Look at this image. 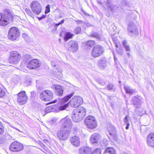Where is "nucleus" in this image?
<instances>
[{
	"label": "nucleus",
	"mask_w": 154,
	"mask_h": 154,
	"mask_svg": "<svg viewBox=\"0 0 154 154\" xmlns=\"http://www.w3.org/2000/svg\"><path fill=\"white\" fill-rule=\"evenodd\" d=\"M108 129L111 137H112L115 140L117 141L118 139V136L116 134L115 127L112 125H110L108 127Z\"/></svg>",
	"instance_id": "nucleus-14"
},
{
	"label": "nucleus",
	"mask_w": 154,
	"mask_h": 154,
	"mask_svg": "<svg viewBox=\"0 0 154 154\" xmlns=\"http://www.w3.org/2000/svg\"><path fill=\"white\" fill-rule=\"evenodd\" d=\"M46 17V15H43L41 17H37L39 20H41L42 19L45 18Z\"/></svg>",
	"instance_id": "nucleus-45"
},
{
	"label": "nucleus",
	"mask_w": 154,
	"mask_h": 154,
	"mask_svg": "<svg viewBox=\"0 0 154 154\" xmlns=\"http://www.w3.org/2000/svg\"><path fill=\"white\" fill-rule=\"evenodd\" d=\"M73 35L69 32H67L66 33L64 37V40L67 41L69 39L72 38Z\"/></svg>",
	"instance_id": "nucleus-31"
},
{
	"label": "nucleus",
	"mask_w": 154,
	"mask_h": 154,
	"mask_svg": "<svg viewBox=\"0 0 154 154\" xmlns=\"http://www.w3.org/2000/svg\"><path fill=\"white\" fill-rule=\"evenodd\" d=\"M39 61L37 59L31 60L26 64V66L29 69H33L37 68L40 66Z\"/></svg>",
	"instance_id": "nucleus-12"
},
{
	"label": "nucleus",
	"mask_w": 154,
	"mask_h": 154,
	"mask_svg": "<svg viewBox=\"0 0 154 154\" xmlns=\"http://www.w3.org/2000/svg\"><path fill=\"white\" fill-rule=\"evenodd\" d=\"M116 51L118 54L121 55L122 54L123 51L121 46L119 49H116Z\"/></svg>",
	"instance_id": "nucleus-36"
},
{
	"label": "nucleus",
	"mask_w": 154,
	"mask_h": 154,
	"mask_svg": "<svg viewBox=\"0 0 154 154\" xmlns=\"http://www.w3.org/2000/svg\"><path fill=\"white\" fill-rule=\"evenodd\" d=\"M72 126V122L70 119H65L64 122L62 125V128H65L66 130H69L70 131Z\"/></svg>",
	"instance_id": "nucleus-17"
},
{
	"label": "nucleus",
	"mask_w": 154,
	"mask_h": 154,
	"mask_svg": "<svg viewBox=\"0 0 154 154\" xmlns=\"http://www.w3.org/2000/svg\"><path fill=\"white\" fill-rule=\"evenodd\" d=\"M56 26H58L60 24H59V23H58L56 24Z\"/></svg>",
	"instance_id": "nucleus-58"
},
{
	"label": "nucleus",
	"mask_w": 154,
	"mask_h": 154,
	"mask_svg": "<svg viewBox=\"0 0 154 154\" xmlns=\"http://www.w3.org/2000/svg\"><path fill=\"white\" fill-rule=\"evenodd\" d=\"M21 54L16 51H13L10 54L9 62L12 64H16L21 60Z\"/></svg>",
	"instance_id": "nucleus-5"
},
{
	"label": "nucleus",
	"mask_w": 154,
	"mask_h": 154,
	"mask_svg": "<svg viewBox=\"0 0 154 154\" xmlns=\"http://www.w3.org/2000/svg\"><path fill=\"white\" fill-rule=\"evenodd\" d=\"M98 82L101 85H104L105 84V82L103 80L100 79L98 80Z\"/></svg>",
	"instance_id": "nucleus-43"
},
{
	"label": "nucleus",
	"mask_w": 154,
	"mask_h": 154,
	"mask_svg": "<svg viewBox=\"0 0 154 154\" xmlns=\"http://www.w3.org/2000/svg\"><path fill=\"white\" fill-rule=\"evenodd\" d=\"M122 44L125 48L126 51H130L129 46L128 45L127 41L126 40H124L122 42Z\"/></svg>",
	"instance_id": "nucleus-32"
},
{
	"label": "nucleus",
	"mask_w": 154,
	"mask_h": 154,
	"mask_svg": "<svg viewBox=\"0 0 154 154\" xmlns=\"http://www.w3.org/2000/svg\"><path fill=\"white\" fill-rule=\"evenodd\" d=\"M124 121L125 123L126 124H129V123L128 122V116H126L125 117L124 119Z\"/></svg>",
	"instance_id": "nucleus-44"
},
{
	"label": "nucleus",
	"mask_w": 154,
	"mask_h": 154,
	"mask_svg": "<svg viewBox=\"0 0 154 154\" xmlns=\"http://www.w3.org/2000/svg\"><path fill=\"white\" fill-rule=\"evenodd\" d=\"M69 130L62 128L57 133V137L62 140H65L68 138L69 135Z\"/></svg>",
	"instance_id": "nucleus-8"
},
{
	"label": "nucleus",
	"mask_w": 154,
	"mask_h": 154,
	"mask_svg": "<svg viewBox=\"0 0 154 154\" xmlns=\"http://www.w3.org/2000/svg\"><path fill=\"white\" fill-rule=\"evenodd\" d=\"M32 11L35 14L38 15L41 12L42 6L38 2L34 1L32 2L30 5Z\"/></svg>",
	"instance_id": "nucleus-9"
},
{
	"label": "nucleus",
	"mask_w": 154,
	"mask_h": 154,
	"mask_svg": "<svg viewBox=\"0 0 154 154\" xmlns=\"http://www.w3.org/2000/svg\"><path fill=\"white\" fill-rule=\"evenodd\" d=\"M54 106H51L47 107L45 109V112L46 113L52 112L54 111Z\"/></svg>",
	"instance_id": "nucleus-30"
},
{
	"label": "nucleus",
	"mask_w": 154,
	"mask_h": 154,
	"mask_svg": "<svg viewBox=\"0 0 154 154\" xmlns=\"http://www.w3.org/2000/svg\"><path fill=\"white\" fill-rule=\"evenodd\" d=\"M41 145L42 146H44L45 145L42 142H41Z\"/></svg>",
	"instance_id": "nucleus-59"
},
{
	"label": "nucleus",
	"mask_w": 154,
	"mask_h": 154,
	"mask_svg": "<svg viewBox=\"0 0 154 154\" xmlns=\"http://www.w3.org/2000/svg\"><path fill=\"white\" fill-rule=\"evenodd\" d=\"M101 151L100 149L97 148L94 149L91 154H101Z\"/></svg>",
	"instance_id": "nucleus-38"
},
{
	"label": "nucleus",
	"mask_w": 154,
	"mask_h": 154,
	"mask_svg": "<svg viewBox=\"0 0 154 154\" xmlns=\"http://www.w3.org/2000/svg\"><path fill=\"white\" fill-rule=\"evenodd\" d=\"M97 2L99 3L100 5H102V4L101 0H97Z\"/></svg>",
	"instance_id": "nucleus-54"
},
{
	"label": "nucleus",
	"mask_w": 154,
	"mask_h": 154,
	"mask_svg": "<svg viewBox=\"0 0 154 154\" xmlns=\"http://www.w3.org/2000/svg\"><path fill=\"white\" fill-rule=\"evenodd\" d=\"M74 94V92L71 93L69 95H67L63 98L56 99L51 102L52 103H54L58 101L59 104L61 105L59 108V109L60 110L65 109L68 106L69 103L72 107H78L82 104L83 102L82 98L79 96H75L71 99L69 103H66L73 96Z\"/></svg>",
	"instance_id": "nucleus-1"
},
{
	"label": "nucleus",
	"mask_w": 154,
	"mask_h": 154,
	"mask_svg": "<svg viewBox=\"0 0 154 154\" xmlns=\"http://www.w3.org/2000/svg\"><path fill=\"white\" fill-rule=\"evenodd\" d=\"M24 57L25 59H26L27 60H28L31 58L30 56L28 54L25 55Z\"/></svg>",
	"instance_id": "nucleus-46"
},
{
	"label": "nucleus",
	"mask_w": 154,
	"mask_h": 154,
	"mask_svg": "<svg viewBox=\"0 0 154 154\" xmlns=\"http://www.w3.org/2000/svg\"><path fill=\"white\" fill-rule=\"evenodd\" d=\"M28 99V97L24 91L20 92L17 94V101L20 105L24 104L27 102Z\"/></svg>",
	"instance_id": "nucleus-10"
},
{
	"label": "nucleus",
	"mask_w": 154,
	"mask_h": 154,
	"mask_svg": "<svg viewBox=\"0 0 154 154\" xmlns=\"http://www.w3.org/2000/svg\"><path fill=\"white\" fill-rule=\"evenodd\" d=\"M13 128L14 129H16V130H17V131H20V130L18 128H16V127H13Z\"/></svg>",
	"instance_id": "nucleus-57"
},
{
	"label": "nucleus",
	"mask_w": 154,
	"mask_h": 154,
	"mask_svg": "<svg viewBox=\"0 0 154 154\" xmlns=\"http://www.w3.org/2000/svg\"><path fill=\"white\" fill-rule=\"evenodd\" d=\"M106 59L105 58H101L98 62V65L101 69H104L106 66Z\"/></svg>",
	"instance_id": "nucleus-22"
},
{
	"label": "nucleus",
	"mask_w": 154,
	"mask_h": 154,
	"mask_svg": "<svg viewBox=\"0 0 154 154\" xmlns=\"http://www.w3.org/2000/svg\"><path fill=\"white\" fill-rule=\"evenodd\" d=\"M64 21V19L62 20L61 21H60V22H59L60 24H61L63 23Z\"/></svg>",
	"instance_id": "nucleus-53"
},
{
	"label": "nucleus",
	"mask_w": 154,
	"mask_h": 154,
	"mask_svg": "<svg viewBox=\"0 0 154 154\" xmlns=\"http://www.w3.org/2000/svg\"><path fill=\"white\" fill-rule=\"evenodd\" d=\"M54 88H55V93L58 96H62L63 94V91L61 87L60 86L55 85Z\"/></svg>",
	"instance_id": "nucleus-23"
},
{
	"label": "nucleus",
	"mask_w": 154,
	"mask_h": 154,
	"mask_svg": "<svg viewBox=\"0 0 154 154\" xmlns=\"http://www.w3.org/2000/svg\"><path fill=\"white\" fill-rule=\"evenodd\" d=\"M148 145L150 146L154 147V134L151 133L149 134L147 138Z\"/></svg>",
	"instance_id": "nucleus-18"
},
{
	"label": "nucleus",
	"mask_w": 154,
	"mask_h": 154,
	"mask_svg": "<svg viewBox=\"0 0 154 154\" xmlns=\"http://www.w3.org/2000/svg\"><path fill=\"white\" fill-rule=\"evenodd\" d=\"M4 14H1V19L0 20V25L5 26L13 20V12L12 11L8 9L3 10Z\"/></svg>",
	"instance_id": "nucleus-2"
},
{
	"label": "nucleus",
	"mask_w": 154,
	"mask_h": 154,
	"mask_svg": "<svg viewBox=\"0 0 154 154\" xmlns=\"http://www.w3.org/2000/svg\"><path fill=\"white\" fill-rule=\"evenodd\" d=\"M91 36L95 37L98 39H100V35H99V34L96 32H93V33H92L91 34Z\"/></svg>",
	"instance_id": "nucleus-39"
},
{
	"label": "nucleus",
	"mask_w": 154,
	"mask_h": 154,
	"mask_svg": "<svg viewBox=\"0 0 154 154\" xmlns=\"http://www.w3.org/2000/svg\"><path fill=\"white\" fill-rule=\"evenodd\" d=\"M54 74L56 75H61L62 73V70L60 68H53Z\"/></svg>",
	"instance_id": "nucleus-29"
},
{
	"label": "nucleus",
	"mask_w": 154,
	"mask_h": 154,
	"mask_svg": "<svg viewBox=\"0 0 154 154\" xmlns=\"http://www.w3.org/2000/svg\"><path fill=\"white\" fill-rule=\"evenodd\" d=\"M25 11L26 13L29 16H30L32 17H33V15L30 10L28 8H26L25 9Z\"/></svg>",
	"instance_id": "nucleus-34"
},
{
	"label": "nucleus",
	"mask_w": 154,
	"mask_h": 154,
	"mask_svg": "<svg viewBox=\"0 0 154 154\" xmlns=\"http://www.w3.org/2000/svg\"><path fill=\"white\" fill-rule=\"evenodd\" d=\"M113 41L114 42V43L115 44L116 47V48H118V45H117V42H116V40H114V38H113Z\"/></svg>",
	"instance_id": "nucleus-50"
},
{
	"label": "nucleus",
	"mask_w": 154,
	"mask_h": 154,
	"mask_svg": "<svg viewBox=\"0 0 154 154\" xmlns=\"http://www.w3.org/2000/svg\"><path fill=\"white\" fill-rule=\"evenodd\" d=\"M124 89L127 94H131L134 92V90L131 87L128 85H124Z\"/></svg>",
	"instance_id": "nucleus-25"
},
{
	"label": "nucleus",
	"mask_w": 154,
	"mask_h": 154,
	"mask_svg": "<svg viewBox=\"0 0 154 154\" xmlns=\"http://www.w3.org/2000/svg\"><path fill=\"white\" fill-rule=\"evenodd\" d=\"M50 11V7L49 5H48L46 7V10L45 11V13L47 14Z\"/></svg>",
	"instance_id": "nucleus-42"
},
{
	"label": "nucleus",
	"mask_w": 154,
	"mask_h": 154,
	"mask_svg": "<svg viewBox=\"0 0 154 154\" xmlns=\"http://www.w3.org/2000/svg\"><path fill=\"white\" fill-rule=\"evenodd\" d=\"M5 95V91L0 88V97H2Z\"/></svg>",
	"instance_id": "nucleus-41"
},
{
	"label": "nucleus",
	"mask_w": 154,
	"mask_h": 154,
	"mask_svg": "<svg viewBox=\"0 0 154 154\" xmlns=\"http://www.w3.org/2000/svg\"><path fill=\"white\" fill-rule=\"evenodd\" d=\"M107 88L109 90H114L115 89L114 88V85L111 83H110L107 85Z\"/></svg>",
	"instance_id": "nucleus-37"
},
{
	"label": "nucleus",
	"mask_w": 154,
	"mask_h": 154,
	"mask_svg": "<svg viewBox=\"0 0 154 154\" xmlns=\"http://www.w3.org/2000/svg\"><path fill=\"white\" fill-rule=\"evenodd\" d=\"M113 57H114V58L115 60V62L116 63V61H117L118 59L116 57L115 55L114 54V53H113Z\"/></svg>",
	"instance_id": "nucleus-49"
},
{
	"label": "nucleus",
	"mask_w": 154,
	"mask_h": 154,
	"mask_svg": "<svg viewBox=\"0 0 154 154\" xmlns=\"http://www.w3.org/2000/svg\"><path fill=\"white\" fill-rule=\"evenodd\" d=\"M127 54L129 56L130 54H129V52H127Z\"/></svg>",
	"instance_id": "nucleus-61"
},
{
	"label": "nucleus",
	"mask_w": 154,
	"mask_h": 154,
	"mask_svg": "<svg viewBox=\"0 0 154 154\" xmlns=\"http://www.w3.org/2000/svg\"><path fill=\"white\" fill-rule=\"evenodd\" d=\"M74 113H76L82 117H83L86 114L85 109L83 107H79L75 109L73 111Z\"/></svg>",
	"instance_id": "nucleus-16"
},
{
	"label": "nucleus",
	"mask_w": 154,
	"mask_h": 154,
	"mask_svg": "<svg viewBox=\"0 0 154 154\" xmlns=\"http://www.w3.org/2000/svg\"><path fill=\"white\" fill-rule=\"evenodd\" d=\"M75 22L78 24H81L82 23V21L79 20H76Z\"/></svg>",
	"instance_id": "nucleus-47"
},
{
	"label": "nucleus",
	"mask_w": 154,
	"mask_h": 154,
	"mask_svg": "<svg viewBox=\"0 0 154 154\" xmlns=\"http://www.w3.org/2000/svg\"><path fill=\"white\" fill-rule=\"evenodd\" d=\"M64 21V19L62 20L61 21H60V22H59L60 24H61L63 23Z\"/></svg>",
	"instance_id": "nucleus-52"
},
{
	"label": "nucleus",
	"mask_w": 154,
	"mask_h": 154,
	"mask_svg": "<svg viewBox=\"0 0 154 154\" xmlns=\"http://www.w3.org/2000/svg\"><path fill=\"white\" fill-rule=\"evenodd\" d=\"M22 36L23 37V38L26 39V38H27V37H28V35L25 33H24L23 34Z\"/></svg>",
	"instance_id": "nucleus-48"
},
{
	"label": "nucleus",
	"mask_w": 154,
	"mask_h": 154,
	"mask_svg": "<svg viewBox=\"0 0 154 154\" xmlns=\"http://www.w3.org/2000/svg\"><path fill=\"white\" fill-rule=\"evenodd\" d=\"M103 52V47L101 45H97L92 48L91 51V55L93 57H97L100 56Z\"/></svg>",
	"instance_id": "nucleus-7"
},
{
	"label": "nucleus",
	"mask_w": 154,
	"mask_h": 154,
	"mask_svg": "<svg viewBox=\"0 0 154 154\" xmlns=\"http://www.w3.org/2000/svg\"><path fill=\"white\" fill-rule=\"evenodd\" d=\"M95 44V42L93 40H89L86 42V45L87 46L92 47Z\"/></svg>",
	"instance_id": "nucleus-33"
},
{
	"label": "nucleus",
	"mask_w": 154,
	"mask_h": 154,
	"mask_svg": "<svg viewBox=\"0 0 154 154\" xmlns=\"http://www.w3.org/2000/svg\"><path fill=\"white\" fill-rule=\"evenodd\" d=\"M121 81H119V83H121Z\"/></svg>",
	"instance_id": "nucleus-63"
},
{
	"label": "nucleus",
	"mask_w": 154,
	"mask_h": 154,
	"mask_svg": "<svg viewBox=\"0 0 154 154\" xmlns=\"http://www.w3.org/2000/svg\"><path fill=\"white\" fill-rule=\"evenodd\" d=\"M70 141L74 146L78 147L80 145V139L77 136H74L70 138Z\"/></svg>",
	"instance_id": "nucleus-19"
},
{
	"label": "nucleus",
	"mask_w": 154,
	"mask_h": 154,
	"mask_svg": "<svg viewBox=\"0 0 154 154\" xmlns=\"http://www.w3.org/2000/svg\"><path fill=\"white\" fill-rule=\"evenodd\" d=\"M139 34V30L135 29V35H138Z\"/></svg>",
	"instance_id": "nucleus-51"
},
{
	"label": "nucleus",
	"mask_w": 154,
	"mask_h": 154,
	"mask_svg": "<svg viewBox=\"0 0 154 154\" xmlns=\"http://www.w3.org/2000/svg\"><path fill=\"white\" fill-rule=\"evenodd\" d=\"M51 65L53 66L54 67H54H55L56 66V65L54 64V63L53 62H51Z\"/></svg>",
	"instance_id": "nucleus-55"
},
{
	"label": "nucleus",
	"mask_w": 154,
	"mask_h": 154,
	"mask_svg": "<svg viewBox=\"0 0 154 154\" xmlns=\"http://www.w3.org/2000/svg\"><path fill=\"white\" fill-rule=\"evenodd\" d=\"M0 143H3V142H2V140H1V139H0Z\"/></svg>",
	"instance_id": "nucleus-62"
},
{
	"label": "nucleus",
	"mask_w": 154,
	"mask_h": 154,
	"mask_svg": "<svg viewBox=\"0 0 154 154\" xmlns=\"http://www.w3.org/2000/svg\"><path fill=\"white\" fill-rule=\"evenodd\" d=\"M57 27H58V26H56V25H54V28L55 29V30H56V29H57Z\"/></svg>",
	"instance_id": "nucleus-60"
},
{
	"label": "nucleus",
	"mask_w": 154,
	"mask_h": 154,
	"mask_svg": "<svg viewBox=\"0 0 154 154\" xmlns=\"http://www.w3.org/2000/svg\"><path fill=\"white\" fill-rule=\"evenodd\" d=\"M81 28L79 27H77L74 31V32L76 34H79L81 32Z\"/></svg>",
	"instance_id": "nucleus-40"
},
{
	"label": "nucleus",
	"mask_w": 154,
	"mask_h": 154,
	"mask_svg": "<svg viewBox=\"0 0 154 154\" xmlns=\"http://www.w3.org/2000/svg\"><path fill=\"white\" fill-rule=\"evenodd\" d=\"M142 98L140 97H135V107L139 108L140 106Z\"/></svg>",
	"instance_id": "nucleus-26"
},
{
	"label": "nucleus",
	"mask_w": 154,
	"mask_h": 154,
	"mask_svg": "<svg viewBox=\"0 0 154 154\" xmlns=\"http://www.w3.org/2000/svg\"><path fill=\"white\" fill-rule=\"evenodd\" d=\"M107 153L116 154V152L114 149L113 148L108 147L105 149L104 152V154Z\"/></svg>",
	"instance_id": "nucleus-27"
},
{
	"label": "nucleus",
	"mask_w": 154,
	"mask_h": 154,
	"mask_svg": "<svg viewBox=\"0 0 154 154\" xmlns=\"http://www.w3.org/2000/svg\"><path fill=\"white\" fill-rule=\"evenodd\" d=\"M4 132V126L2 122L0 121V135L2 134Z\"/></svg>",
	"instance_id": "nucleus-35"
},
{
	"label": "nucleus",
	"mask_w": 154,
	"mask_h": 154,
	"mask_svg": "<svg viewBox=\"0 0 154 154\" xmlns=\"http://www.w3.org/2000/svg\"><path fill=\"white\" fill-rule=\"evenodd\" d=\"M100 138V135L97 133H94L91 135L90 138V142L92 143H97Z\"/></svg>",
	"instance_id": "nucleus-20"
},
{
	"label": "nucleus",
	"mask_w": 154,
	"mask_h": 154,
	"mask_svg": "<svg viewBox=\"0 0 154 154\" xmlns=\"http://www.w3.org/2000/svg\"><path fill=\"white\" fill-rule=\"evenodd\" d=\"M72 119L74 122H77L82 120L83 118L77 114L73 113V114L72 116Z\"/></svg>",
	"instance_id": "nucleus-24"
},
{
	"label": "nucleus",
	"mask_w": 154,
	"mask_h": 154,
	"mask_svg": "<svg viewBox=\"0 0 154 154\" xmlns=\"http://www.w3.org/2000/svg\"><path fill=\"white\" fill-rule=\"evenodd\" d=\"M134 27V25L130 24L129 25L128 30V34L130 36H132L134 35V32L133 31V28Z\"/></svg>",
	"instance_id": "nucleus-28"
},
{
	"label": "nucleus",
	"mask_w": 154,
	"mask_h": 154,
	"mask_svg": "<svg viewBox=\"0 0 154 154\" xmlns=\"http://www.w3.org/2000/svg\"><path fill=\"white\" fill-rule=\"evenodd\" d=\"M39 97L42 100L49 101L53 98V94L51 91L46 90L42 91L40 94Z\"/></svg>",
	"instance_id": "nucleus-4"
},
{
	"label": "nucleus",
	"mask_w": 154,
	"mask_h": 154,
	"mask_svg": "<svg viewBox=\"0 0 154 154\" xmlns=\"http://www.w3.org/2000/svg\"><path fill=\"white\" fill-rule=\"evenodd\" d=\"M84 122L86 125L90 129H94L97 126L96 121L93 116H89L87 117L84 120Z\"/></svg>",
	"instance_id": "nucleus-6"
},
{
	"label": "nucleus",
	"mask_w": 154,
	"mask_h": 154,
	"mask_svg": "<svg viewBox=\"0 0 154 154\" xmlns=\"http://www.w3.org/2000/svg\"><path fill=\"white\" fill-rule=\"evenodd\" d=\"M9 148L12 151H19L23 149V146L20 143L14 141L11 144Z\"/></svg>",
	"instance_id": "nucleus-11"
},
{
	"label": "nucleus",
	"mask_w": 154,
	"mask_h": 154,
	"mask_svg": "<svg viewBox=\"0 0 154 154\" xmlns=\"http://www.w3.org/2000/svg\"><path fill=\"white\" fill-rule=\"evenodd\" d=\"M126 127L125 128L126 129H128L129 128V124H126Z\"/></svg>",
	"instance_id": "nucleus-56"
},
{
	"label": "nucleus",
	"mask_w": 154,
	"mask_h": 154,
	"mask_svg": "<svg viewBox=\"0 0 154 154\" xmlns=\"http://www.w3.org/2000/svg\"><path fill=\"white\" fill-rule=\"evenodd\" d=\"M91 150L90 148L86 146L79 149V154H91Z\"/></svg>",
	"instance_id": "nucleus-21"
},
{
	"label": "nucleus",
	"mask_w": 154,
	"mask_h": 154,
	"mask_svg": "<svg viewBox=\"0 0 154 154\" xmlns=\"http://www.w3.org/2000/svg\"><path fill=\"white\" fill-rule=\"evenodd\" d=\"M78 44L77 42L75 41H71L68 45V48L69 51L72 52H75L78 50Z\"/></svg>",
	"instance_id": "nucleus-13"
},
{
	"label": "nucleus",
	"mask_w": 154,
	"mask_h": 154,
	"mask_svg": "<svg viewBox=\"0 0 154 154\" xmlns=\"http://www.w3.org/2000/svg\"><path fill=\"white\" fill-rule=\"evenodd\" d=\"M105 5L107 8L111 11L114 12L115 11L118 10L119 5H112L111 0H106L105 2Z\"/></svg>",
	"instance_id": "nucleus-15"
},
{
	"label": "nucleus",
	"mask_w": 154,
	"mask_h": 154,
	"mask_svg": "<svg viewBox=\"0 0 154 154\" xmlns=\"http://www.w3.org/2000/svg\"><path fill=\"white\" fill-rule=\"evenodd\" d=\"M20 35L18 29L15 27H12L8 31V37L9 40L14 41L17 39Z\"/></svg>",
	"instance_id": "nucleus-3"
}]
</instances>
